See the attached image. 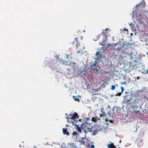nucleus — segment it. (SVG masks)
Instances as JSON below:
<instances>
[{
  "label": "nucleus",
  "instance_id": "72a5a7b5",
  "mask_svg": "<svg viewBox=\"0 0 148 148\" xmlns=\"http://www.w3.org/2000/svg\"><path fill=\"white\" fill-rule=\"evenodd\" d=\"M108 108L109 109H110L111 108V107H110V106L109 105H108Z\"/></svg>",
  "mask_w": 148,
  "mask_h": 148
},
{
  "label": "nucleus",
  "instance_id": "9b49d317",
  "mask_svg": "<svg viewBox=\"0 0 148 148\" xmlns=\"http://www.w3.org/2000/svg\"><path fill=\"white\" fill-rule=\"evenodd\" d=\"M67 128H63L62 129L63 130V134L65 135L66 134L67 135H69V134L68 132L67 131Z\"/></svg>",
  "mask_w": 148,
  "mask_h": 148
},
{
  "label": "nucleus",
  "instance_id": "f03ea898",
  "mask_svg": "<svg viewBox=\"0 0 148 148\" xmlns=\"http://www.w3.org/2000/svg\"><path fill=\"white\" fill-rule=\"evenodd\" d=\"M78 38H75L74 41L73 42V44H75V46H76L77 49L78 51L77 53H79L80 51L82 50L81 48L80 47L81 46L80 45V42H78L77 40Z\"/></svg>",
  "mask_w": 148,
  "mask_h": 148
},
{
  "label": "nucleus",
  "instance_id": "4be33fe9",
  "mask_svg": "<svg viewBox=\"0 0 148 148\" xmlns=\"http://www.w3.org/2000/svg\"><path fill=\"white\" fill-rule=\"evenodd\" d=\"M115 88V85H112L111 86V89L112 90H114Z\"/></svg>",
  "mask_w": 148,
  "mask_h": 148
},
{
  "label": "nucleus",
  "instance_id": "f257e3e1",
  "mask_svg": "<svg viewBox=\"0 0 148 148\" xmlns=\"http://www.w3.org/2000/svg\"><path fill=\"white\" fill-rule=\"evenodd\" d=\"M132 103L134 105H136L137 106L142 105L143 104L142 100L138 98H135Z\"/></svg>",
  "mask_w": 148,
  "mask_h": 148
},
{
  "label": "nucleus",
  "instance_id": "cd10ccee",
  "mask_svg": "<svg viewBox=\"0 0 148 148\" xmlns=\"http://www.w3.org/2000/svg\"><path fill=\"white\" fill-rule=\"evenodd\" d=\"M95 118H96V119L97 120H98L99 121L101 120V119L99 118L97 116H95Z\"/></svg>",
  "mask_w": 148,
  "mask_h": 148
},
{
  "label": "nucleus",
  "instance_id": "39448f33",
  "mask_svg": "<svg viewBox=\"0 0 148 148\" xmlns=\"http://www.w3.org/2000/svg\"><path fill=\"white\" fill-rule=\"evenodd\" d=\"M69 116H71L70 117L71 119L73 120L75 122L77 121L78 119H79V121H80L81 120V119H79V116L76 112H75L73 115L69 114Z\"/></svg>",
  "mask_w": 148,
  "mask_h": 148
},
{
  "label": "nucleus",
  "instance_id": "7ed1b4c3",
  "mask_svg": "<svg viewBox=\"0 0 148 148\" xmlns=\"http://www.w3.org/2000/svg\"><path fill=\"white\" fill-rule=\"evenodd\" d=\"M67 60H64L62 59H59L58 60V58L57 59V60L58 61L59 63L60 64H63L66 65H68L70 64V63L69 62V60H68V56H67L66 57Z\"/></svg>",
  "mask_w": 148,
  "mask_h": 148
},
{
  "label": "nucleus",
  "instance_id": "79ce46f5",
  "mask_svg": "<svg viewBox=\"0 0 148 148\" xmlns=\"http://www.w3.org/2000/svg\"><path fill=\"white\" fill-rule=\"evenodd\" d=\"M121 56V57H121V59H123V57H122V56Z\"/></svg>",
  "mask_w": 148,
  "mask_h": 148
},
{
  "label": "nucleus",
  "instance_id": "4468645a",
  "mask_svg": "<svg viewBox=\"0 0 148 148\" xmlns=\"http://www.w3.org/2000/svg\"><path fill=\"white\" fill-rule=\"evenodd\" d=\"M79 125H77L76 124H75V129L77 130L80 133L81 132V128L79 127Z\"/></svg>",
  "mask_w": 148,
  "mask_h": 148
},
{
  "label": "nucleus",
  "instance_id": "1a4fd4ad",
  "mask_svg": "<svg viewBox=\"0 0 148 148\" xmlns=\"http://www.w3.org/2000/svg\"><path fill=\"white\" fill-rule=\"evenodd\" d=\"M147 13V11L139 10V11L138 12L139 15L143 17L144 16L146 17V14Z\"/></svg>",
  "mask_w": 148,
  "mask_h": 148
},
{
  "label": "nucleus",
  "instance_id": "f3484780",
  "mask_svg": "<svg viewBox=\"0 0 148 148\" xmlns=\"http://www.w3.org/2000/svg\"><path fill=\"white\" fill-rule=\"evenodd\" d=\"M102 114H100V117H105L106 116V113L105 112L102 111Z\"/></svg>",
  "mask_w": 148,
  "mask_h": 148
},
{
  "label": "nucleus",
  "instance_id": "bb28decb",
  "mask_svg": "<svg viewBox=\"0 0 148 148\" xmlns=\"http://www.w3.org/2000/svg\"><path fill=\"white\" fill-rule=\"evenodd\" d=\"M121 92L123 93V92L124 90V89L123 87H121Z\"/></svg>",
  "mask_w": 148,
  "mask_h": 148
},
{
  "label": "nucleus",
  "instance_id": "412c9836",
  "mask_svg": "<svg viewBox=\"0 0 148 148\" xmlns=\"http://www.w3.org/2000/svg\"><path fill=\"white\" fill-rule=\"evenodd\" d=\"M91 120H92V121H93V122H97V121L96 120V119L95 117H92V118Z\"/></svg>",
  "mask_w": 148,
  "mask_h": 148
},
{
  "label": "nucleus",
  "instance_id": "aec40b11",
  "mask_svg": "<svg viewBox=\"0 0 148 148\" xmlns=\"http://www.w3.org/2000/svg\"><path fill=\"white\" fill-rule=\"evenodd\" d=\"M132 99H128L126 100L125 101L126 103H127V104H129L131 103V101Z\"/></svg>",
  "mask_w": 148,
  "mask_h": 148
},
{
  "label": "nucleus",
  "instance_id": "2eb2a0df",
  "mask_svg": "<svg viewBox=\"0 0 148 148\" xmlns=\"http://www.w3.org/2000/svg\"><path fill=\"white\" fill-rule=\"evenodd\" d=\"M143 145V143L141 140H139L137 142V145L139 147H142Z\"/></svg>",
  "mask_w": 148,
  "mask_h": 148
},
{
  "label": "nucleus",
  "instance_id": "2f4dec72",
  "mask_svg": "<svg viewBox=\"0 0 148 148\" xmlns=\"http://www.w3.org/2000/svg\"><path fill=\"white\" fill-rule=\"evenodd\" d=\"M86 121H87L88 120H89L90 119V118H86Z\"/></svg>",
  "mask_w": 148,
  "mask_h": 148
},
{
  "label": "nucleus",
  "instance_id": "0eeeda50",
  "mask_svg": "<svg viewBox=\"0 0 148 148\" xmlns=\"http://www.w3.org/2000/svg\"><path fill=\"white\" fill-rule=\"evenodd\" d=\"M107 29H108L107 28L106 29L103 30L102 32L103 36L106 38L107 37H109L110 36V32L109 31H107Z\"/></svg>",
  "mask_w": 148,
  "mask_h": 148
},
{
  "label": "nucleus",
  "instance_id": "423d86ee",
  "mask_svg": "<svg viewBox=\"0 0 148 148\" xmlns=\"http://www.w3.org/2000/svg\"><path fill=\"white\" fill-rule=\"evenodd\" d=\"M92 128L93 129V133L92 134L93 135H95L100 130L99 126H94L92 127Z\"/></svg>",
  "mask_w": 148,
  "mask_h": 148
},
{
  "label": "nucleus",
  "instance_id": "5701e85b",
  "mask_svg": "<svg viewBox=\"0 0 148 148\" xmlns=\"http://www.w3.org/2000/svg\"><path fill=\"white\" fill-rule=\"evenodd\" d=\"M132 29L134 31H136V28L134 26H133L132 27Z\"/></svg>",
  "mask_w": 148,
  "mask_h": 148
},
{
  "label": "nucleus",
  "instance_id": "a878e982",
  "mask_svg": "<svg viewBox=\"0 0 148 148\" xmlns=\"http://www.w3.org/2000/svg\"><path fill=\"white\" fill-rule=\"evenodd\" d=\"M145 42H146L145 44L147 45H148V39H145Z\"/></svg>",
  "mask_w": 148,
  "mask_h": 148
},
{
  "label": "nucleus",
  "instance_id": "e433bc0d",
  "mask_svg": "<svg viewBox=\"0 0 148 148\" xmlns=\"http://www.w3.org/2000/svg\"><path fill=\"white\" fill-rule=\"evenodd\" d=\"M125 77H126L125 76H124L123 77V79H125Z\"/></svg>",
  "mask_w": 148,
  "mask_h": 148
},
{
  "label": "nucleus",
  "instance_id": "c03bdc74",
  "mask_svg": "<svg viewBox=\"0 0 148 148\" xmlns=\"http://www.w3.org/2000/svg\"><path fill=\"white\" fill-rule=\"evenodd\" d=\"M128 54L129 55H130V54L129 53H128Z\"/></svg>",
  "mask_w": 148,
  "mask_h": 148
},
{
  "label": "nucleus",
  "instance_id": "7c9ffc66",
  "mask_svg": "<svg viewBox=\"0 0 148 148\" xmlns=\"http://www.w3.org/2000/svg\"><path fill=\"white\" fill-rule=\"evenodd\" d=\"M121 84H125V81H124V82H121Z\"/></svg>",
  "mask_w": 148,
  "mask_h": 148
},
{
  "label": "nucleus",
  "instance_id": "37998d69",
  "mask_svg": "<svg viewBox=\"0 0 148 148\" xmlns=\"http://www.w3.org/2000/svg\"><path fill=\"white\" fill-rule=\"evenodd\" d=\"M120 58H121V57H120V58H119V59H120Z\"/></svg>",
  "mask_w": 148,
  "mask_h": 148
},
{
  "label": "nucleus",
  "instance_id": "ea45409f",
  "mask_svg": "<svg viewBox=\"0 0 148 148\" xmlns=\"http://www.w3.org/2000/svg\"><path fill=\"white\" fill-rule=\"evenodd\" d=\"M127 30V29H125V28H124V30H125V31H126V30Z\"/></svg>",
  "mask_w": 148,
  "mask_h": 148
},
{
  "label": "nucleus",
  "instance_id": "a18cd8bd",
  "mask_svg": "<svg viewBox=\"0 0 148 148\" xmlns=\"http://www.w3.org/2000/svg\"><path fill=\"white\" fill-rule=\"evenodd\" d=\"M116 45V44H114V45Z\"/></svg>",
  "mask_w": 148,
  "mask_h": 148
},
{
  "label": "nucleus",
  "instance_id": "c9c22d12",
  "mask_svg": "<svg viewBox=\"0 0 148 148\" xmlns=\"http://www.w3.org/2000/svg\"><path fill=\"white\" fill-rule=\"evenodd\" d=\"M108 45H109V46H111V45H112V44H109Z\"/></svg>",
  "mask_w": 148,
  "mask_h": 148
},
{
  "label": "nucleus",
  "instance_id": "c85d7f7f",
  "mask_svg": "<svg viewBox=\"0 0 148 148\" xmlns=\"http://www.w3.org/2000/svg\"><path fill=\"white\" fill-rule=\"evenodd\" d=\"M109 121L110 123H113V121L112 120H109Z\"/></svg>",
  "mask_w": 148,
  "mask_h": 148
},
{
  "label": "nucleus",
  "instance_id": "ddd939ff",
  "mask_svg": "<svg viewBox=\"0 0 148 148\" xmlns=\"http://www.w3.org/2000/svg\"><path fill=\"white\" fill-rule=\"evenodd\" d=\"M145 4V2L144 1H142L139 4L135 6V7L137 8L138 9L139 8L140 6H141V5H144Z\"/></svg>",
  "mask_w": 148,
  "mask_h": 148
},
{
  "label": "nucleus",
  "instance_id": "f8f14e48",
  "mask_svg": "<svg viewBox=\"0 0 148 148\" xmlns=\"http://www.w3.org/2000/svg\"><path fill=\"white\" fill-rule=\"evenodd\" d=\"M126 45H127V43H126V42L124 41L121 47H118L116 49L118 51L120 50L121 48H123L124 47V46Z\"/></svg>",
  "mask_w": 148,
  "mask_h": 148
},
{
  "label": "nucleus",
  "instance_id": "a211bd4d",
  "mask_svg": "<svg viewBox=\"0 0 148 148\" xmlns=\"http://www.w3.org/2000/svg\"><path fill=\"white\" fill-rule=\"evenodd\" d=\"M101 54L99 52H97L96 53V56L97 57V59H98L100 57H101Z\"/></svg>",
  "mask_w": 148,
  "mask_h": 148
},
{
  "label": "nucleus",
  "instance_id": "6ab92c4d",
  "mask_svg": "<svg viewBox=\"0 0 148 148\" xmlns=\"http://www.w3.org/2000/svg\"><path fill=\"white\" fill-rule=\"evenodd\" d=\"M73 97L75 101H77L78 102L79 101V98L77 97L73 96Z\"/></svg>",
  "mask_w": 148,
  "mask_h": 148
},
{
  "label": "nucleus",
  "instance_id": "9d476101",
  "mask_svg": "<svg viewBox=\"0 0 148 148\" xmlns=\"http://www.w3.org/2000/svg\"><path fill=\"white\" fill-rule=\"evenodd\" d=\"M110 143L107 144V146L109 148H116V146L114 145V143L110 142Z\"/></svg>",
  "mask_w": 148,
  "mask_h": 148
},
{
  "label": "nucleus",
  "instance_id": "dca6fc26",
  "mask_svg": "<svg viewBox=\"0 0 148 148\" xmlns=\"http://www.w3.org/2000/svg\"><path fill=\"white\" fill-rule=\"evenodd\" d=\"M99 90V89H93L92 90V92L95 94L99 95V94H101L100 93L98 92V91Z\"/></svg>",
  "mask_w": 148,
  "mask_h": 148
},
{
  "label": "nucleus",
  "instance_id": "6e6552de",
  "mask_svg": "<svg viewBox=\"0 0 148 148\" xmlns=\"http://www.w3.org/2000/svg\"><path fill=\"white\" fill-rule=\"evenodd\" d=\"M128 66L127 69L129 71H130L132 69H135V66H135V64L134 65L133 63H131L128 66Z\"/></svg>",
  "mask_w": 148,
  "mask_h": 148
},
{
  "label": "nucleus",
  "instance_id": "b1692460",
  "mask_svg": "<svg viewBox=\"0 0 148 148\" xmlns=\"http://www.w3.org/2000/svg\"><path fill=\"white\" fill-rule=\"evenodd\" d=\"M77 134L76 131H74L73 132V135H76V136H77Z\"/></svg>",
  "mask_w": 148,
  "mask_h": 148
},
{
  "label": "nucleus",
  "instance_id": "58836bf2",
  "mask_svg": "<svg viewBox=\"0 0 148 148\" xmlns=\"http://www.w3.org/2000/svg\"><path fill=\"white\" fill-rule=\"evenodd\" d=\"M146 73L147 74H148V69L147 71V72Z\"/></svg>",
  "mask_w": 148,
  "mask_h": 148
},
{
  "label": "nucleus",
  "instance_id": "393cba45",
  "mask_svg": "<svg viewBox=\"0 0 148 148\" xmlns=\"http://www.w3.org/2000/svg\"><path fill=\"white\" fill-rule=\"evenodd\" d=\"M122 93L121 92H118L116 94V96H120L121 95Z\"/></svg>",
  "mask_w": 148,
  "mask_h": 148
},
{
  "label": "nucleus",
  "instance_id": "c756f323",
  "mask_svg": "<svg viewBox=\"0 0 148 148\" xmlns=\"http://www.w3.org/2000/svg\"><path fill=\"white\" fill-rule=\"evenodd\" d=\"M95 146L93 145H91L90 148H94Z\"/></svg>",
  "mask_w": 148,
  "mask_h": 148
},
{
  "label": "nucleus",
  "instance_id": "473e14b6",
  "mask_svg": "<svg viewBox=\"0 0 148 148\" xmlns=\"http://www.w3.org/2000/svg\"><path fill=\"white\" fill-rule=\"evenodd\" d=\"M84 132L86 134L88 132V131H87L86 130H84Z\"/></svg>",
  "mask_w": 148,
  "mask_h": 148
},
{
  "label": "nucleus",
  "instance_id": "20e7f679",
  "mask_svg": "<svg viewBox=\"0 0 148 148\" xmlns=\"http://www.w3.org/2000/svg\"><path fill=\"white\" fill-rule=\"evenodd\" d=\"M88 125L90 126V124L88 123L87 121H86L85 122V123L82 124V126L83 127L84 129H86L88 132L92 133L93 131V129L92 128V127L91 128H88Z\"/></svg>",
  "mask_w": 148,
  "mask_h": 148
},
{
  "label": "nucleus",
  "instance_id": "f704fd0d",
  "mask_svg": "<svg viewBox=\"0 0 148 148\" xmlns=\"http://www.w3.org/2000/svg\"><path fill=\"white\" fill-rule=\"evenodd\" d=\"M105 121H106V123H107V122H108V119H105Z\"/></svg>",
  "mask_w": 148,
  "mask_h": 148
},
{
  "label": "nucleus",
  "instance_id": "a19ab883",
  "mask_svg": "<svg viewBox=\"0 0 148 148\" xmlns=\"http://www.w3.org/2000/svg\"><path fill=\"white\" fill-rule=\"evenodd\" d=\"M132 25V23H131L130 24V26L131 25Z\"/></svg>",
  "mask_w": 148,
  "mask_h": 148
},
{
  "label": "nucleus",
  "instance_id": "4c0bfd02",
  "mask_svg": "<svg viewBox=\"0 0 148 148\" xmlns=\"http://www.w3.org/2000/svg\"><path fill=\"white\" fill-rule=\"evenodd\" d=\"M82 138V140H84V139H85V137H83V138Z\"/></svg>",
  "mask_w": 148,
  "mask_h": 148
}]
</instances>
